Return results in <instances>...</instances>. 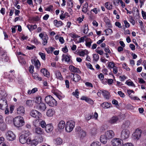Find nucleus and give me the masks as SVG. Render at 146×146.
<instances>
[{"label":"nucleus","mask_w":146,"mask_h":146,"mask_svg":"<svg viewBox=\"0 0 146 146\" xmlns=\"http://www.w3.org/2000/svg\"><path fill=\"white\" fill-rule=\"evenodd\" d=\"M31 116L36 119H38L41 117V114L39 112L35 110H32L31 113Z\"/></svg>","instance_id":"obj_9"},{"label":"nucleus","mask_w":146,"mask_h":146,"mask_svg":"<svg viewBox=\"0 0 146 146\" xmlns=\"http://www.w3.org/2000/svg\"><path fill=\"white\" fill-rule=\"evenodd\" d=\"M54 142L56 145H60L62 143V140L60 137H58L54 139Z\"/></svg>","instance_id":"obj_24"},{"label":"nucleus","mask_w":146,"mask_h":146,"mask_svg":"<svg viewBox=\"0 0 146 146\" xmlns=\"http://www.w3.org/2000/svg\"><path fill=\"white\" fill-rule=\"evenodd\" d=\"M35 102L36 103L39 104L41 103L42 100L41 97L40 96L36 97Z\"/></svg>","instance_id":"obj_40"},{"label":"nucleus","mask_w":146,"mask_h":146,"mask_svg":"<svg viewBox=\"0 0 146 146\" xmlns=\"http://www.w3.org/2000/svg\"><path fill=\"white\" fill-rule=\"evenodd\" d=\"M27 137L24 134L21 135L19 137V140L21 143L24 144L27 142Z\"/></svg>","instance_id":"obj_18"},{"label":"nucleus","mask_w":146,"mask_h":146,"mask_svg":"<svg viewBox=\"0 0 146 146\" xmlns=\"http://www.w3.org/2000/svg\"><path fill=\"white\" fill-rule=\"evenodd\" d=\"M104 21L106 24L108 26V27L111 28V25L110 24V21L109 19L107 18H105L104 19Z\"/></svg>","instance_id":"obj_35"},{"label":"nucleus","mask_w":146,"mask_h":146,"mask_svg":"<svg viewBox=\"0 0 146 146\" xmlns=\"http://www.w3.org/2000/svg\"><path fill=\"white\" fill-rule=\"evenodd\" d=\"M71 56L66 54H63L62 56V61H65L68 63L70 60Z\"/></svg>","instance_id":"obj_16"},{"label":"nucleus","mask_w":146,"mask_h":146,"mask_svg":"<svg viewBox=\"0 0 146 146\" xmlns=\"http://www.w3.org/2000/svg\"><path fill=\"white\" fill-rule=\"evenodd\" d=\"M35 65L37 68H39L40 66V63L39 60H36L34 61Z\"/></svg>","instance_id":"obj_45"},{"label":"nucleus","mask_w":146,"mask_h":146,"mask_svg":"<svg viewBox=\"0 0 146 146\" xmlns=\"http://www.w3.org/2000/svg\"><path fill=\"white\" fill-rule=\"evenodd\" d=\"M45 100L50 106L53 107L56 105V101L51 96H46L45 98Z\"/></svg>","instance_id":"obj_2"},{"label":"nucleus","mask_w":146,"mask_h":146,"mask_svg":"<svg viewBox=\"0 0 146 146\" xmlns=\"http://www.w3.org/2000/svg\"><path fill=\"white\" fill-rule=\"evenodd\" d=\"M85 101L90 104H92L93 103V101L90 98H88V97L86 98Z\"/></svg>","instance_id":"obj_56"},{"label":"nucleus","mask_w":146,"mask_h":146,"mask_svg":"<svg viewBox=\"0 0 146 146\" xmlns=\"http://www.w3.org/2000/svg\"><path fill=\"white\" fill-rule=\"evenodd\" d=\"M108 139V138H107L105 134L102 135L100 138V140L101 142L104 144H105L107 142Z\"/></svg>","instance_id":"obj_26"},{"label":"nucleus","mask_w":146,"mask_h":146,"mask_svg":"<svg viewBox=\"0 0 146 146\" xmlns=\"http://www.w3.org/2000/svg\"><path fill=\"white\" fill-rule=\"evenodd\" d=\"M17 113L19 115H23L25 113V108L23 106H19L17 109Z\"/></svg>","instance_id":"obj_14"},{"label":"nucleus","mask_w":146,"mask_h":146,"mask_svg":"<svg viewBox=\"0 0 146 146\" xmlns=\"http://www.w3.org/2000/svg\"><path fill=\"white\" fill-rule=\"evenodd\" d=\"M97 129L96 128H92L90 130V133L92 135H95L96 133Z\"/></svg>","instance_id":"obj_46"},{"label":"nucleus","mask_w":146,"mask_h":146,"mask_svg":"<svg viewBox=\"0 0 146 146\" xmlns=\"http://www.w3.org/2000/svg\"><path fill=\"white\" fill-rule=\"evenodd\" d=\"M1 58L2 59V60L4 62H7L9 60L8 57L7 56L6 53L4 52H1Z\"/></svg>","instance_id":"obj_15"},{"label":"nucleus","mask_w":146,"mask_h":146,"mask_svg":"<svg viewBox=\"0 0 146 146\" xmlns=\"http://www.w3.org/2000/svg\"><path fill=\"white\" fill-rule=\"evenodd\" d=\"M92 42V41L91 40H90L89 41H86L85 45L86 47L88 48H90L91 46V44Z\"/></svg>","instance_id":"obj_51"},{"label":"nucleus","mask_w":146,"mask_h":146,"mask_svg":"<svg viewBox=\"0 0 146 146\" xmlns=\"http://www.w3.org/2000/svg\"><path fill=\"white\" fill-rule=\"evenodd\" d=\"M69 70L74 72H77L78 73L81 72L79 69L76 68L72 65H70L69 66Z\"/></svg>","instance_id":"obj_17"},{"label":"nucleus","mask_w":146,"mask_h":146,"mask_svg":"<svg viewBox=\"0 0 146 146\" xmlns=\"http://www.w3.org/2000/svg\"><path fill=\"white\" fill-rule=\"evenodd\" d=\"M84 18V15H82V17H80L77 19V21H78L79 23H80L83 21Z\"/></svg>","instance_id":"obj_48"},{"label":"nucleus","mask_w":146,"mask_h":146,"mask_svg":"<svg viewBox=\"0 0 146 146\" xmlns=\"http://www.w3.org/2000/svg\"><path fill=\"white\" fill-rule=\"evenodd\" d=\"M39 54L40 56L42 59L44 60H46V55L45 53L40 52L39 53Z\"/></svg>","instance_id":"obj_50"},{"label":"nucleus","mask_w":146,"mask_h":146,"mask_svg":"<svg viewBox=\"0 0 146 146\" xmlns=\"http://www.w3.org/2000/svg\"><path fill=\"white\" fill-rule=\"evenodd\" d=\"M39 36L42 40V44L45 45L48 42L47 41L48 39V36L44 33H40Z\"/></svg>","instance_id":"obj_8"},{"label":"nucleus","mask_w":146,"mask_h":146,"mask_svg":"<svg viewBox=\"0 0 146 146\" xmlns=\"http://www.w3.org/2000/svg\"><path fill=\"white\" fill-rule=\"evenodd\" d=\"M53 93L60 100H62L64 97V96H61L56 92H54Z\"/></svg>","instance_id":"obj_39"},{"label":"nucleus","mask_w":146,"mask_h":146,"mask_svg":"<svg viewBox=\"0 0 146 146\" xmlns=\"http://www.w3.org/2000/svg\"><path fill=\"white\" fill-rule=\"evenodd\" d=\"M35 131L36 133L38 135L44 134V130L38 127L35 128Z\"/></svg>","instance_id":"obj_19"},{"label":"nucleus","mask_w":146,"mask_h":146,"mask_svg":"<svg viewBox=\"0 0 146 146\" xmlns=\"http://www.w3.org/2000/svg\"><path fill=\"white\" fill-rule=\"evenodd\" d=\"M55 111L54 109H49L46 112V115L48 117L52 116L54 114Z\"/></svg>","instance_id":"obj_22"},{"label":"nucleus","mask_w":146,"mask_h":146,"mask_svg":"<svg viewBox=\"0 0 146 146\" xmlns=\"http://www.w3.org/2000/svg\"><path fill=\"white\" fill-rule=\"evenodd\" d=\"M113 68V73L116 74L118 72L117 68L116 66L114 67Z\"/></svg>","instance_id":"obj_62"},{"label":"nucleus","mask_w":146,"mask_h":146,"mask_svg":"<svg viewBox=\"0 0 146 146\" xmlns=\"http://www.w3.org/2000/svg\"><path fill=\"white\" fill-rule=\"evenodd\" d=\"M32 75L34 79L39 81H40L42 80V78L40 77H39L37 73H33Z\"/></svg>","instance_id":"obj_31"},{"label":"nucleus","mask_w":146,"mask_h":146,"mask_svg":"<svg viewBox=\"0 0 146 146\" xmlns=\"http://www.w3.org/2000/svg\"><path fill=\"white\" fill-rule=\"evenodd\" d=\"M34 66L32 65H31L29 67V71L31 73H33L34 72Z\"/></svg>","instance_id":"obj_58"},{"label":"nucleus","mask_w":146,"mask_h":146,"mask_svg":"<svg viewBox=\"0 0 146 146\" xmlns=\"http://www.w3.org/2000/svg\"><path fill=\"white\" fill-rule=\"evenodd\" d=\"M118 119V117L117 116H113L110 119L108 122L111 124H113L117 123Z\"/></svg>","instance_id":"obj_11"},{"label":"nucleus","mask_w":146,"mask_h":146,"mask_svg":"<svg viewBox=\"0 0 146 146\" xmlns=\"http://www.w3.org/2000/svg\"><path fill=\"white\" fill-rule=\"evenodd\" d=\"M13 123L15 126L18 127L22 126L25 124L23 117L20 116L17 117L14 119Z\"/></svg>","instance_id":"obj_1"},{"label":"nucleus","mask_w":146,"mask_h":146,"mask_svg":"<svg viewBox=\"0 0 146 146\" xmlns=\"http://www.w3.org/2000/svg\"><path fill=\"white\" fill-rule=\"evenodd\" d=\"M56 78L59 80H61L62 79V75L60 72L58 71L56 72L55 73Z\"/></svg>","instance_id":"obj_37"},{"label":"nucleus","mask_w":146,"mask_h":146,"mask_svg":"<svg viewBox=\"0 0 146 146\" xmlns=\"http://www.w3.org/2000/svg\"><path fill=\"white\" fill-rule=\"evenodd\" d=\"M54 26L56 27H59L63 25L64 23L61 21H58L57 20H55L53 21Z\"/></svg>","instance_id":"obj_21"},{"label":"nucleus","mask_w":146,"mask_h":146,"mask_svg":"<svg viewBox=\"0 0 146 146\" xmlns=\"http://www.w3.org/2000/svg\"><path fill=\"white\" fill-rule=\"evenodd\" d=\"M27 27L30 31L36 29L37 28V26L35 24L33 25H28Z\"/></svg>","instance_id":"obj_28"},{"label":"nucleus","mask_w":146,"mask_h":146,"mask_svg":"<svg viewBox=\"0 0 146 146\" xmlns=\"http://www.w3.org/2000/svg\"><path fill=\"white\" fill-rule=\"evenodd\" d=\"M101 143L98 141H96L92 143L91 144V146H100Z\"/></svg>","instance_id":"obj_52"},{"label":"nucleus","mask_w":146,"mask_h":146,"mask_svg":"<svg viewBox=\"0 0 146 146\" xmlns=\"http://www.w3.org/2000/svg\"><path fill=\"white\" fill-rule=\"evenodd\" d=\"M79 92L78 89H76L75 92H73L72 93V95L76 97L77 98H79Z\"/></svg>","instance_id":"obj_38"},{"label":"nucleus","mask_w":146,"mask_h":146,"mask_svg":"<svg viewBox=\"0 0 146 146\" xmlns=\"http://www.w3.org/2000/svg\"><path fill=\"white\" fill-rule=\"evenodd\" d=\"M38 143L36 139H34L32 140L31 144L33 146H35L37 145Z\"/></svg>","instance_id":"obj_55"},{"label":"nucleus","mask_w":146,"mask_h":146,"mask_svg":"<svg viewBox=\"0 0 146 146\" xmlns=\"http://www.w3.org/2000/svg\"><path fill=\"white\" fill-rule=\"evenodd\" d=\"M130 132L127 129H124L122 131L121 134V137L122 139H125L129 137Z\"/></svg>","instance_id":"obj_4"},{"label":"nucleus","mask_w":146,"mask_h":146,"mask_svg":"<svg viewBox=\"0 0 146 146\" xmlns=\"http://www.w3.org/2000/svg\"><path fill=\"white\" fill-rule=\"evenodd\" d=\"M3 104H0V109L2 110H5L6 108L7 107V104L6 101H3Z\"/></svg>","instance_id":"obj_33"},{"label":"nucleus","mask_w":146,"mask_h":146,"mask_svg":"<svg viewBox=\"0 0 146 146\" xmlns=\"http://www.w3.org/2000/svg\"><path fill=\"white\" fill-rule=\"evenodd\" d=\"M88 31V26L85 25L84 26V33L85 34H87Z\"/></svg>","instance_id":"obj_53"},{"label":"nucleus","mask_w":146,"mask_h":146,"mask_svg":"<svg viewBox=\"0 0 146 146\" xmlns=\"http://www.w3.org/2000/svg\"><path fill=\"white\" fill-rule=\"evenodd\" d=\"M115 25L116 26L118 27L119 28H121L122 27L121 23L119 22H116L115 23Z\"/></svg>","instance_id":"obj_61"},{"label":"nucleus","mask_w":146,"mask_h":146,"mask_svg":"<svg viewBox=\"0 0 146 146\" xmlns=\"http://www.w3.org/2000/svg\"><path fill=\"white\" fill-rule=\"evenodd\" d=\"M70 76L73 78V81L75 82H78L81 79L80 76L77 74H71Z\"/></svg>","instance_id":"obj_13"},{"label":"nucleus","mask_w":146,"mask_h":146,"mask_svg":"<svg viewBox=\"0 0 146 146\" xmlns=\"http://www.w3.org/2000/svg\"><path fill=\"white\" fill-rule=\"evenodd\" d=\"M129 21L133 25L135 24V21L132 16L130 18Z\"/></svg>","instance_id":"obj_57"},{"label":"nucleus","mask_w":146,"mask_h":146,"mask_svg":"<svg viewBox=\"0 0 146 146\" xmlns=\"http://www.w3.org/2000/svg\"><path fill=\"white\" fill-rule=\"evenodd\" d=\"M105 135L106 136L108 139H111L114 136L113 131L111 130H109L105 132Z\"/></svg>","instance_id":"obj_12"},{"label":"nucleus","mask_w":146,"mask_h":146,"mask_svg":"<svg viewBox=\"0 0 146 146\" xmlns=\"http://www.w3.org/2000/svg\"><path fill=\"white\" fill-rule=\"evenodd\" d=\"M41 72L45 76L48 77L49 76V73L48 70L45 68H43L41 70Z\"/></svg>","instance_id":"obj_27"},{"label":"nucleus","mask_w":146,"mask_h":146,"mask_svg":"<svg viewBox=\"0 0 146 146\" xmlns=\"http://www.w3.org/2000/svg\"><path fill=\"white\" fill-rule=\"evenodd\" d=\"M78 53L80 56H84L85 55L88 54V52L87 50H85L79 52Z\"/></svg>","instance_id":"obj_30"},{"label":"nucleus","mask_w":146,"mask_h":146,"mask_svg":"<svg viewBox=\"0 0 146 146\" xmlns=\"http://www.w3.org/2000/svg\"><path fill=\"white\" fill-rule=\"evenodd\" d=\"M93 58L94 60L97 61L99 60V56L98 54H94L93 55Z\"/></svg>","instance_id":"obj_49"},{"label":"nucleus","mask_w":146,"mask_h":146,"mask_svg":"<svg viewBox=\"0 0 146 146\" xmlns=\"http://www.w3.org/2000/svg\"><path fill=\"white\" fill-rule=\"evenodd\" d=\"M70 36L73 38H76L80 37V36L75 33H70Z\"/></svg>","instance_id":"obj_54"},{"label":"nucleus","mask_w":146,"mask_h":146,"mask_svg":"<svg viewBox=\"0 0 146 146\" xmlns=\"http://www.w3.org/2000/svg\"><path fill=\"white\" fill-rule=\"evenodd\" d=\"M102 94L104 96V98L106 99H108L110 97V95L109 92L106 90H102Z\"/></svg>","instance_id":"obj_25"},{"label":"nucleus","mask_w":146,"mask_h":146,"mask_svg":"<svg viewBox=\"0 0 146 146\" xmlns=\"http://www.w3.org/2000/svg\"><path fill=\"white\" fill-rule=\"evenodd\" d=\"M125 83L129 86H131L134 87H135V84L132 81H129L128 80H127L126 81Z\"/></svg>","instance_id":"obj_43"},{"label":"nucleus","mask_w":146,"mask_h":146,"mask_svg":"<svg viewBox=\"0 0 146 146\" xmlns=\"http://www.w3.org/2000/svg\"><path fill=\"white\" fill-rule=\"evenodd\" d=\"M34 101L32 100H27L26 102L27 106L29 107H31L33 105Z\"/></svg>","instance_id":"obj_34"},{"label":"nucleus","mask_w":146,"mask_h":146,"mask_svg":"<svg viewBox=\"0 0 146 146\" xmlns=\"http://www.w3.org/2000/svg\"><path fill=\"white\" fill-rule=\"evenodd\" d=\"M117 93L121 97L124 98L125 96L124 94L121 91H118Z\"/></svg>","instance_id":"obj_59"},{"label":"nucleus","mask_w":146,"mask_h":146,"mask_svg":"<svg viewBox=\"0 0 146 146\" xmlns=\"http://www.w3.org/2000/svg\"><path fill=\"white\" fill-rule=\"evenodd\" d=\"M39 109L41 111H44L46 109V107L45 104L43 103H41L39 104Z\"/></svg>","instance_id":"obj_32"},{"label":"nucleus","mask_w":146,"mask_h":146,"mask_svg":"<svg viewBox=\"0 0 146 146\" xmlns=\"http://www.w3.org/2000/svg\"><path fill=\"white\" fill-rule=\"evenodd\" d=\"M138 79L139 80V82L140 84H144L145 82V81L142 78H139Z\"/></svg>","instance_id":"obj_63"},{"label":"nucleus","mask_w":146,"mask_h":146,"mask_svg":"<svg viewBox=\"0 0 146 146\" xmlns=\"http://www.w3.org/2000/svg\"><path fill=\"white\" fill-rule=\"evenodd\" d=\"M65 125V122L64 121L62 120L60 121L58 125V129H64Z\"/></svg>","instance_id":"obj_23"},{"label":"nucleus","mask_w":146,"mask_h":146,"mask_svg":"<svg viewBox=\"0 0 146 146\" xmlns=\"http://www.w3.org/2000/svg\"><path fill=\"white\" fill-rule=\"evenodd\" d=\"M111 105V103L105 102L102 104V106L103 108L104 109H107L110 108Z\"/></svg>","instance_id":"obj_29"},{"label":"nucleus","mask_w":146,"mask_h":146,"mask_svg":"<svg viewBox=\"0 0 146 146\" xmlns=\"http://www.w3.org/2000/svg\"><path fill=\"white\" fill-rule=\"evenodd\" d=\"M39 125L41 127L43 128H45L46 125V124L44 121L42 120H40L39 121Z\"/></svg>","instance_id":"obj_36"},{"label":"nucleus","mask_w":146,"mask_h":146,"mask_svg":"<svg viewBox=\"0 0 146 146\" xmlns=\"http://www.w3.org/2000/svg\"><path fill=\"white\" fill-rule=\"evenodd\" d=\"M142 132V131L141 129L139 128L136 129L135 132L133 134L134 138L137 139H139L141 137Z\"/></svg>","instance_id":"obj_10"},{"label":"nucleus","mask_w":146,"mask_h":146,"mask_svg":"<svg viewBox=\"0 0 146 146\" xmlns=\"http://www.w3.org/2000/svg\"><path fill=\"white\" fill-rule=\"evenodd\" d=\"M123 146H134V145L131 143H127L123 144Z\"/></svg>","instance_id":"obj_64"},{"label":"nucleus","mask_w":146,"mask_h":146,"mask_svg":"<svg viewBox=\"0 0 146 146\" xmlns=\"http://www.w3.org/2000/svg\"><path fill=\"white\" fill-rule=\"evenodd\" d=\"M53 126L51 124H47L45 128V131L47 133L51 132L53 129Z\"/></svg>","instance_id":"obj_20"},{"label":"nucleus","mask_w":146,"mask_h":146,"mask_svg":"<svg viewBox=\"0 0 146 146\" xmlns=\"http://www.w3.org/2000/svg\"><path fill=\"white\" fill-rule=\"evenodd\" d=\"M82 37L80 38L79 39V40L77 41V42L78 43H81L82 42H83L84 40V37Z\"/></svg>","instance_id":"obj_60"},{"label":"nucleus","mask_w":146,"mask_h":146,"mask_svg":"<svg viewBox=\"0 0 146 146\" xmlns=\"http://www.w3.org/2000/svg\"><path fill=\"white\" fill-rule=\"evenodd\" d=\"M7 139L9 141H13L15 139L16 136L15 134L12 131H8L6 133Z\"/></svg>","instance_id":"obj_6"},{"label":"nucleus","mask_w":146,"mask_h":146,"mask_svg":"<svg viewBox=\"0 0 146 146\" xmlns=\"http://www.w3.org/2000/svg\"><path fill=\"white\" fill-rule=\"evenodd\" d=\"M105 6L107 9H110L112 8V5L108 2H106L105 4Z\"/></svg>","instance_id":"obj_47"},{"label":"nucleus","mask_w":146,"mask_h":146,"mask_svg":"<svg viewBox=\"0 0 146 146\" xmlns=\"http://www.w3.org/2000/svg\"><path fill=\"white\" fill-rule=\"evenodd\" d=\"M76 131L78 134V135L81 138H83L86 135V132L83 130L81 129L80 127H77L76 128Z\"/></svg>","instance_id":"obj_7"},{"label":"nucleus","mask_w":146,"mask_h":146,"mask_svg":"<svg viewBox=\"0 0 146 146\" xmlns=\"http://www.w3.org/2000/svg\"><path fill=\"white\" fill-rule=\"evenodd\" d=\"M108 67L110 68H112L115 67V64L113 62H108Z\"/></svg>","instance_id":"obj_44"},{"label":"nucleus","mask_w":146,"mask_h":146,"mask_svg":"<svg viewBox=\"0 0 146 146\" xmlns=\"http://www.w3.org/2000/svg\"><path fill=\"white\" fill-rule=\"evenodd\" d=\"M106 32V35H108L109 34H111L113 33L112 30L110 29H106L104 31Z\"/></svg>","instance_id":"obj_41"},{"label":"nucleus","mask_w":146,"mask_h":146,"mask_svg":"<svg viewBox=\"0 0 146 146\" xmlns=\"http://www.w3.org/2000/svg\"><path fill=\"white\" fill-rule=\"evenodd\" d=\"M75 125V122L72 120L68 121L66 123L65 127L66 131L68 132H71L74 129Z\"/></svg>","instance_id":"obj_3"},{"label":"nucleus","mask_w":146,"mask_h":146,"mask_svg":"<svg viewBox=\"0 0 146 146\" xmlns=\"http://www.w3.org/2000/svg\"><path fill=\"white\" fill-rule=\"evenodd\" d=\"M122 139L115 138L113 139L111 141V145L113 146H121L123 144Z\"/></svg>","instance_id":"obj_5"},{"label":"nucleus","mask_w":146,"mask_h":146,"mask_svg":"<svg viewBox=\"0 0 146 146\" xmlns=\"http://www.w3.org/2000/svg\"><path fill=\"white\" fill-rule=\"evenodd\" d=\"M85 119L87 121H88L90 119L92 118H94V116L93 114H88V115H86L85 116Z\"/></svg>","instance_id":"obj_42"}]
</instances>
